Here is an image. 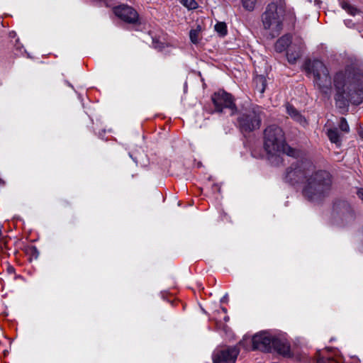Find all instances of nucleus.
I'll list each match as a JSON object with an SVG mask.
<instances>
[{
	"mask_svg": "<svg viewBox=\"0 0 363 363\" xmlns=\"http://www.w3.org/2000/svg\"><path fill=\"white\" fill-rule=\"evenodd\" d=\"M335 89V101L338 108H346L351 103L359 105L363 101V84L350 71L337 72L333 78Z\"/></svg>",
	"mask_w": 363,
	"mask_h": 363,
	"instance_id": "f257e3e1",
	"label": "nucleus"
},
{
	"mask_svg": "<svg viewBox=\"0 0 363 363\" xmlns=\"http://www.w3.org/2000/svg\"><path fill=\"white\" fill-rule=\"evenodd\" d=\"M288 19L294 22L295 13L291 9H286L284 0H273L269 4L262 15V22L265 30H269L272 38L278 36L283 29V22Z\"/></svg>",
	"mask_w": 363,
	"mask_h": 363,
	"instance_id": "f03ea898",
	"label": "nucleus"
},
{
	"mask_svg": "<svg viewBox=\"0 0 363 363\" xmlns=\"http://www.w3.org/2000/svg\"><path fill=\"white\" fill-rule=\"evenodd\" d=\"M332 186L331 176L323 170L311 172L308 176L302 190L303 196L311 201H320L328 196Z\"/></svg>",
	"mask_w": 363,
	"mask_h": 363,
	"instance_id": "7ed1b4c3",
	"label": "nucleus"
},
{
	"mask_svg": "<svg viewBox=\"0 0 363 363\" xmlns=\"http://www.w3.org/2000/svg\"><path fill=\"white\" fill-rule=\"evenodd\" d=\"M264 148L270 155L284 153L295 157L298 155L296 150L287 145L284 131L276 125H269L264 130Z\"/></svg>",
	"mask_w": 363,
	"mask_h": 363,
	"instance_id": "20e7f679",
	"label": "nucleus"
},
{
	"mask_svg": "<svg viewBox=\"0 0 363 363\" xmlns=\"http://www.w3.org/2000/svg\"><path fill=\"white\" fill-rule=\"evenodd\" d=\"M253 350L270 352L272 350L286 357L290 355V345L287 341L269 331H261L252 338Z\"/></svg>",
	"mask_w": 363,
	"mask_h": 363,
	"instance_id": "39448f33",
	"label": "nucleus"
},
{
	"mask_svg": "<svg viewBox=\"0 0 363 363\" xmlns=\"http://www.w3.org/2000/svg\"><path fill=\"white\" fill-rule=\"evenodd\" d=\"M305 71L308 74H312L314 82L318 89L327 94L332 86L329 70L324 63L318 60H307L304 65Z\"/></svg>",
	"mask_w": 363,
	"mask_h": 363,
	"instance_id": "423d86ee",
	"label": "nucleus"
},
{
	"mask_svg": "<svg viewBox=\"0 0 363 363\" xmlns=\"http://www.w3.org/2000/svg\"><path fill=\"white\" fill-rule=\"evenodd\" d=\"M262 111L259 106H252L238 112L236 125L242 133H249L259 129L262 123Z\"/></svg>",
	"mask_w": 363,
	"mask_h": 363,
	"instance_id": "0eeeda50",
	"label": "nucleus"
},
{
	"mask_svg": "<svg viewBox=\"0 0 363 363\" xmlns=\"http://www.w3.org/2000/svg\"><path fill=\"white\" fill-rule=\"evenodd\" d=\"M312 164L308 162H297L286 169L285 180L291 184L305 183L311 172Z\"/></svg>",
	"mask_w": 363,
	"mask_h": 363,
	"instance_id": "6e6552de",
	"label": "nucleus"
},
{
	"mask_svg": "<svg viewBox=\"0 0 363 363\" xmlns=\"http://www.w3.org/2000/svg\"><path fill=\"white\" fill-rule=\"evenodd\" d=\"M211 100L217 112H222L224 108H229L231 111L230 115L233 116L237 111L232 95L224 90L215 92L211 96Z\"/></svg>",
	"mask_w": 363,
	"mask_h": 363,
	"instance_id": "1a4fd4ad",
	"label": "nucleus"
},
{
	"mask_svg": "<svg viewBox=\"0 0 363 363\" xmlns=\"http://www.w3.org/2000/svg\"><path fill=\"white\" fill-rule=\"evenodd\" d=\"M114 14L128 24L136 25L140 23L139 14L132 6L127 4H121L113 9Z\"/></svg>",
	"mask_w": 363,
	"mask_h": 363,
	"instance_id": "9d476101",
	"label": "nucleus"
},
{
	"mask_svg": "<svg viewBox=\"0 0 363 363\" xmlns=\"http://www.w3.org/2000/svg\"><path fill=\"white\" fill-rule=\"evenodd\" d=\"M240 353L237 347L216 350L212 356L213 363H235Z\"/></svg>",
	"mask_w": 363,
	"mask_h": 363,
	"instance_id": "9b49d317",
	"label": "nucleus"
},
{
	"mask_svg": "<svg viewBox=\"0 0 363 363\" xmlns=\"http://www.w3.org/2000/svg\"><path fill=\"white\" fill-rule=\"evenodd\" d=\"M291 43V36L290 35H284L279 38L274 45L275 50L277 52L284 51Z\"/></svg>",
	"mask_w": 363,
	"mask_h": 363,
	"instance_id": "f8f14e48",
	"label": "nucleus"
},
{
	"mask_svg": "<svg viewBox=\"0 0 363 363\" xmlns=\"http://www.w3.org/2000/svg\"><path fill=\"white\" fill-rule=\"evenodd\" d=\"M286 108L287 113L290 116V117L292 119H294V121H296V122L299 123L303 125L306 124V118L292 105L288 104Z\"/></svg>",
	"mask_w": 363,
	"mask_h": 363,
	"instance_id": "ddd939ff",
	"label": "nucleus"
},
{
	"mask_svg": "<svg viewBox=\"0 0 363 363\" xmlns=\"http://www.w3.org/2000/svg\"><path fill=\"white\" fill-rule=\"evenodd\" d=\"M255 89L262 95L267 86V79L264 75H257L254 78Z\"/></svg>",
	"mask_w": 363,
	"mask_h": 363,
	"instance_id": "4468645a",
	"label": "nucleus"
},
{
	"mask_svg": "<svg viewBox=\"0 0 363 363\" xmlns=\"http://www.w3.org/2000/svg\"><path fill=\"white\" fill-rule=\"evenodd\" d=\"M301 56V49L298 48V50L292 51L291 50H289L287 51L286 57L288 62L291 64H294L297 61L298 58H300Z\"/></svg>",
	"mask_w": 363,
	"mask_h": 363,
	"instance_id": "2eb2a0df",
	"label": "nucleus"
},
{
	"mask_svg": "<svg viewBox=\"0 0 363 363\" xmlns=\"http://www.w3.org/2000/svg\"><path fill=\"white\" fill-rule=\"evenodd\" d=\"M328 137L329 140L337 145H340V135L336 128H331L328 130Z\"/></svg>",
	"mask_w": 363,
	"mask_h": 363,
	"instance_id": "dca6fc26",
	"label": "nucleus"
},
{
	"mask_svg": "<svg viewBox=\"0 0 363 363\" xmlns=\"http://www.w3.org/2000/svg\"><path fill=\"white\" fill-rule=\"evenodd\" d=\"M215 30L219 34L220 36H225L227 34V26L224 22H218L215 25Z\"/></svg>",
	"mask_w": 363,
	"mask_h": 363,
	"instance_id": "f3484780",
	"label": "nucleus"
},
{
	"mask_svg": "<svg viewBox=\"0 0 363 363\" xmlns=\"http://www.w3.org/2000/svg\"><path fill=\"white\" fill-rule=\"evenodd\" d=\"M179 2L189 10L196 9L198 7L195 0H179Z\"/></svg>",
	"mask_w": 363,
	"mask_h": 363,
	"instance_id": "a211bd4d",
	"label": "nucleus"
},
{
	"mask_svg": "<svg viewBox=\"0 0 363 363\" xmlns=\"http://www.w3.org/2000/svg\"><path fill=\"white\" fill-rule=\"evenodd\" d=\"M342 8L347 11L349 13H350L352 16H354L356 13L357 12V10L354 8L349 2L343 1L341 3Z\"/></svg>",
	"mask_w": 363,
	"mask_h": 363,
	"instance_id": "6ab92c4d",
	"label": "nucleus"
},
{
	"mask_svg": "<svg viewBox=\"0 0 363 363\" xmlns=\"http://www.w3.org/2000/svg\"><path fill=\"white\" fill-rule=\"evenodd\" d=\"M339 128L343 132L348 133L350 131L349 125L345 118H340Z\"/></svg>",
	"mask_w": 363,
	"mask_h": 363,
	"instance_id": "aec40b11",
	"label": "nucleus"
},
{
	"mask_svg": "<svg viewBox=\"0 0 363 363\" xmlns=\"http://www.w3.org/2000/svg\"><path fill=\"white\" fill-rule=\"evenodd\" d=\"M189 37L191 39V41L196 44L198 43L199 40V31L196 30H191L189 33Z\"/></svg>",
	"mask_w": 363,
	"mask_h": 363,
	"instance_id": "412c9836",
	"label": "nucleus"
},
{
	"mask_svg": "<svg viewBox=\"0 0 363 363\" xmlns=\"http://www.w3.org/2000/svg\"><path fill=\"white\" fill-rule=\"evenodd\" d=\"M6 272L9 274H11V275L13 274L14 275V279H18V278H21V276L17 275L16 274L15 268L12 265H11V264H7L6 268Z\"/></svg>",
	"mask_w": 363,
	"mask_h": 363,
	"instance_id": "4be33fe9",
	"label": "nucleus"
},
{
	"mask_svg": "<svg viewBox=\"0 0 363 363\" xmlns=\"http://www.w3.org/2000/svg\"><path fill=\"white\" fill-rule=\"evenodd\" d=\"M316 363H337L333 358L331 357H318Z\"/></svg>",
	"mask_w": 363,
	"mask_h": 363,
	"instance_id": "5701e85b",
	"label": "nucleus"
},
{
	"mask_svg": "<svg viewBox=\"0 0 363 363\" xmlns=\"http://www.w3.org/2000/svg\"><path fill=\"white\" fill-rule=\"evenodd\" d=\"M358 195L363 200V189L358 191Z\"/></svg>",
	"mask_w": 363,
	"mask_h": 363,
	"instance_id": "b1692460",
	"label": "nucleus"
},
{
	"mask_svg": "<svg viewBox=\"0 0 363 363\" xmlns=\"http://www.w3.org/2000/svg\"><path fill=\"white\" fill-rule=\"evenodd\" d=\"M359 135L361 138L363 139V128H361L359 130Z\"/></svg>",
	"mask_w": 363,
	"mask_h": 363,
	"instance_id": "393cba45",
	"label": "nucleus"
},
{
	"mask_svg": "<svg viewBox=\"0 0 363 363\" xmlns=\"http://www.w3.org/2000/svg\"><path fill=\"white\" fill-rule=\"evenodd\" d=\"M4 185V182L0 178V186Z\"/></svg>",
	"mask_w": 363,
	"mask_h": 363,
	"instance_id": "a878e982",
	"label": "nucleus"
},
{
	"mask_svg": "<svg viewBox=\"0 0 363 363\" xmlns=\"http://www.w3.org/2000/svg\"><path fill=\"white\" fill-rule=\"evenodd\" d=\"M224 320H225V321H228L229 320V317L228 316H225L224 318Z\"/></svg>",
	"mask_w": 363,
	"mask_h": 363,
	"instance_id": "bb28decb",
	"label": "nucleus"
},
{
	"mask_svg": "<svg viewBox=\"0 0 363 363\" xmlns=\"http://www.w3.org/2000/svg\"><path fill=\"white\" fill-rule=\"evenodd\" d=\"M222 310L225 313L226 312V308H223Z\"/></svg>",
	"mask_w": 363,
	"mask_h": 363,
	"instance_id": "cd10ccee",
	"label": "nucleus"
}]
</instances>
